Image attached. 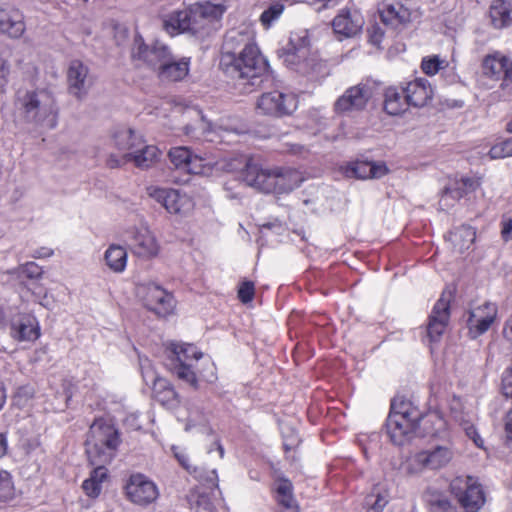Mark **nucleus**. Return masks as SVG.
Returning a JSON list of instances; mask_svg holds the SVG:
<instances>
[{
	"instance_id": "nucleus-51",
	"label": "nucleus",
	"mask_w": 512,
	"mask_h": 512,
	"mask_svg": "<svg viewBox=\"0 0 512 512\" xmlns=\"http://www.w3.org/2000/svg\"><path fill=\"white\" fill-rule=\"evenodd\" d=\"M427 501L431 512H455L449 500L443 495H430Z\"/></svg>"
},
{
	"instance_id": "nucleus-31",
	"label": "nucleus",
	"mask_w": 512,
	"mask_h": 512,
	"mask_svg": "<svg viewBox=\"0 0 512 512\" xmlns=\"http://www.w3.org/2000/svg\"><path fill=\"white\" fill-rule=\"evenodd\" d=\"M276 194L289 193L300 186L303 181L301 173L292 168L275 167Z\"/></svg>"
},
{
	"instance_id": "nucleus-5",
	"label": "nucleus",
	"mask_w": 512,
	"mask_h": 512,
	"mask_svg": "<svg viewBox=\"0 0 512 512\" xmlns=\"http://www.w3.org/2000/svg\"><path fill=\"white\" fill-rule=\"evenodd\" d=\"M421 412L410 401L394 399L386 421L387 433L396 445H403L415 432Z\"/></svg>"
},
{
	"instance_id": "nucleus-52",
	"label": "nucleus",
	"mask_w": 512,
	"mask_h": 512,
	"mask_svg": "<svg viewBox=\"0 0 512 512\" xmlns=\"http://www.w3.org/2000/svg\"><path fill=\"white\" fill-rule=\"evenodd\" d=\"M14 495L12 477L7 471H0V501H7Z\"/></svg>"
},
{
	"instance_id": "nucleus-38",
	"label": "nucleus",
	"mask_w": 512,
	"mask_h": 512,
	"mask_svg": "<svg viewBox=\"0 0 512 512\" xmlns=\"http://www.w3.org/2000/svg\"><path fill=\"white\" fill-rule=\"evenodd\" d=\"M127 251L116 244L110 245L104 253L105 264L115 273H122L127 265Z\"/></svg>"
},
{
	"instance_id": "nucleus-53",
	"label": "nucleus",
	"mask_w": 512,
	"mask_h": 512,
	"mask_svg": "<svg viewBox=\"0 0 512 512\" xmlns=\"http://www.w3.org/2000/svg\"><path fill=\"white\" fill-rule=\"evenodd\" d=\"M445 67V61L441 60L438 56L424 58L422 60L421 68L427 75H435L440 69Z\"/></svg>"
},
{
	"instance_id": "nucleus-47",
	"label": "nucleus",
	"mask_w": 512,
	"mask_h": 512,
	"mask_svg": "<svg viewBox=\"0 0 512 512\" xmlns=\"http://www.w3.org/2000/svg\"><path fill=\"white\" fill-rule=\"evenodd\" d=\"M8 273L16 276L19 279L22 277H26L28 279H39L42 277L43 270L35 262H27L25 264L19 265L15 269L10 270Z\"/></svg>"
},
{
	"instance_id": "nucleus-11",
	"label": "nucleus",
	"mask_w": 512,
	"mask_h": 512,
	"mask_svg": "<svg viewBox=\"0 0 512 512\" xmlns=\"http://www.w3.org/2000/svg\"><path fill=\"white\" fill-rule=\"evenodd\" d=\"M298 106L293 94L273 91L262 94L257 101V110L263 115L283 117L292 114Z\"/></svg>"
},
{
	"instance_id": "nucleus-37",
	"label": "nucleus",
	"mask_w": 512,
	"mask_h": 512,
	"mask_svg": "<svg viewBox=\"0 0 512 512\" xmlns=\"http://www.w3.org/2000/svg\"><path fill=\"white\" fill-rule=\"evenodd\" d=\"M507 59V57L499 52L487 55L482 62L483 74L496 80L502 78L507 65Z\"/></svg>"
},
{
	"instance_id": "nucleus-23",
	"label": "nucleus",
	"mask_w": 512,
	"mask_h": 512,
	"mask_svg": "<svg viewBox=\"0 0 512 512\" xmlns=\"http://www.w3.org/2000/svg\"><path fill=\"white\" fill-rule=\"evenodd\" d=\"M364 25L361 14L356 10L342 9L332 21L335 34L343 38L356 36Z\"/></svg>"
},
{
	"instance_id": "nucleus-57",
	"label": "nucleus",
	"mask_w": 512,
	"mask_h": 512,
	"mask_svg": "<svg viewBox=\"0 0 512 512\" xmlns=\"http://www.w3.org/2000/svg\"><path fill=\"white\" fill-rule=\"evenodd\" d=\"M464 430L466 432V435L473 440L476 446L482 448L484 441L483 439L478 435L475 427L470 424L469 422H465L464 424Z\"/></svg>"
},
{
	"instance_id": "nucleus-25",
	"label": "nucleus",
	"mask_w": 512,
	"mask_h": 512,
	"mask_svg": "<svg viewBox=\"0 0 512 512\" xmlns=\"http://www.w3.org/2000/svg\"><path fill=\"white\" fill-rule=\"evenodd\" d=\"M39 322L31 314H20L11 321V336L18 341H36L40 337Z\"/></svg>"
},
{
	"instance_id": "nucleus-13",
	"label": "nucleus",
	"mask_w": 512,
	"mask_h": 512,
	"mask_svg": "<svg viewBox=\"0 0 512 512\" xmlns=\"http://www.w3.org/2000/svg\"><path fill=\"white\" fill-rule=\"evenodd\" d=\"M125 492L127 498L139 506H147L159 496L157 485L141 473L132 474L129 477L125 485Z\"/></svg>"
},
{
	"instance_id": "nucleus-62",
	"label": "nucleus",
	"mask_w": 512,
	"mask_h": 512,
	"mask_svg": "<svg viewBox=\"0 0 512 512\" xmlns=\"http://www.w3.org/2000/svg\"><path fill=\"white\" fill-rule=\"evenodd\" d=\"M505 433L508 440L512 441V410H510L505 418Z\"/></svg>"
},
{
	"instance_id": "nucleus-56",
	"label": "nucleus",
	"mask_w": 512,
	"mask_h": 512,
	"mask_svg": "<svg viewBox=\"0 0 512 512\" xmlns=\"http://www.w3.org/2000/svg\"><path fill=\"white\" fill-rule=\"evenodd\" d=\"M454 192L447 186L445 190L443 191L440 200H439V206L442 210H448L451 207L455 205V203L459 199H455L453 197Z\"/></svg>"
},
{
	"instance_id": "nucleus-9",
	"label": "nucleus",
	"mask_w": 512,
	"mask_h": 512,
	"mask_svg": "<svg viewBox=\"0 0 512 512\" xmlns=\"http://www.w3.org/2000/svg\"><path fill=\"white\" fill-rule=\"evenodd\" d=\"M125 236L135 256L150 259L158 255V241L148 226H133L125 231Z\"/></svg>"
},
{
	"instance_id": "nucleus-21",
	"label": "nucleus",
	"mask_w": 512,
	"mask_h": 512,
	"mask_svg": "<svg viewBox=\"0 0 512 512\" xmlns=\"http://www.w3.org/2000/svg\"><path fill=\"white\" fill-rule=\"evenodd\" d=\"M370 98V89L368 86L358 84L348 88L334 103V109L337 113H347L363 109Z\"/></svg>"
},
{
	"instance_id": "nucleus-41",
	"label": "nucleus",
	"mask_w": 512,
	"mask_h": 512,
	"mask_svg": "<svg viewBox=\"0 0 512 512\" xmlns=\"http://www.w3.org/2000/svg\"><path fill=\"white\" fill-rule=\"evenodd\" d=\"M194 6L195 9H198V15H203L210 26L213 22L218 21L227 9L226 2H212L210 0L197 2Z\"/></svg>"
},
{
	"instance_id": "nucleus-43",
	"label": "nucleus",
	"mask_w": 512,
	"mask_h": 512,
	"mask_svg": "<svg viewBox=\"0 0 512 512\" xmlns=\"http://www.w3.org/2000/svg\"><path fill=\"white\" fill-rule=\"evenodd\" d=\"M481 185L480 178L476 177H462L453 181L448 187L454 192L455 199H461L464 195L471 193L478 189Z\"/></svg>"
},
{
	"instance_id": "nucleus-60",
	"label": "nucleus",
	"mask_w": 512,
	"mask_h": 512,
	"mask_svg": "<svg viewBox=\"0 0 512 512\" xmlns=\"http://www.w3.org/2000/svg\"><path fill=\"white\" fill-rule=\"evenodd\" d=\"M9 72L10 65L8 61L0 56V87L7 83Z\"/></svg>"
},
{
	"instance_id": "nucleus-4",
	"label": "nucleus",
	"mask_w": 512,
	"mask_h": 512,
	"mask_svg": "<svg viewBox=\"0 0 512 512\" xmlns=\"http://www.w3.org/2000/svg\"><path fill=\"white\" fill-rule=\"evenodd\" d=\"M279 56L286 67L303 75L317 72L321 66L317 55L310 49L308 32L305 30L291 33L289 42Z\"/></svg>"
},
{
	"instance_id": "nucleus-58",
	"label": "nucleus",
	"mask_w": 512,
	"mask_h": 512,
	"mask_svg": "<svg viewBox=\"0 0 512 512\" xmlns=\"http://www.w3.org/2000/svg\"><path fill=\"white\" fill-rule=\"evenodd\" d=\"M194 473H196L197 477L203 481H206L207 483L211 484L213 487H218V475L216 472V469H212L209 472H207V475L204 477L201 472H198L197 468H193Z\"/></svg>"
},
{
	"instance_id": "nucleus-61",
	"label": "nucleus",
	"mask_w": 512,
	"mask_h": 512,
	"mask_svg": "<svg viewBox=\"0 0 512 512\" xmlns=\"http://www.w3.org/2000/svg\"><path fill=\"white\" fill-rule=\"evenodd\" d=\"M53 250L48 247H40L32 253L33 258L41 259V258H48L53 255Z\"/></svg>"
},
{
	"instance_id": "nucleus-54",
	"label": "nucleus",
	"mask_w": 512,
	"mask_h": 512,
	"mask_svg": "<svg viewBox=\"0 0 512 512\" xmlns=\"http://www.w3.org/2000/svg\"><path fill=\"white\" fill-rule=\"evenodd\" d=\"M238 297L243 303L252 301L254 297V284L252 282H243L238 290Z\"/></svg>"
},
{
	"instance_id": "nucleus-15",
	"label": "nucleus",
	"mask_w": 512,
	"mask_h": 512,
	"mask_svg": "<svg viewBox=\"0 0 512 512\" xmlns=\"http://www.w3.org/2000/svg\"><path fill=\"white\" fill-rule=\"evenodd\" d=\"M147 193L172 214H185L193 207L192 200L187 195L181 194L178 190L151 186L147 188Z\"/></svg>"
},
{
	"instance_id": "nucleus-64",
	"label": "nucleus",
	"mask_w": 512,
	"mask_h": 512,
	"mask_svg": "<svg viewBox=\"0 0 512 512\" xmlns=\"http://www.w3.org/2000/svg\"><path fill=\"white\" fill-rule=\"evenodd\" d=\"M503 334L507 340L512 342V316L506 320L503 329ZM510 370L512 372V366L510 367Z\"/></svg>"
},
{
	"instance_id": "nucleus-20",
	"label": "nucleus",
	"mask_w": 512,
	"mask_h": 512,
	"mask_svg": "<svg viewBox=\"0 0 512 512\" xmlns=\"http://www.w3.org/2000/svg\"><path fill=\"white\" fill-rule=\"evenodd\" d=\"M169 158L176 168L193 174H202L210 164L208 158L194 155L187 147L178 146L169 151Z\"/></svg>"
},
{
	"instance_id": "nucleus-36",
	"label": "nucleus",
	"mask_w": 512,
	"mask_h": 512,
	"mask_svg": "<svg viewBox=\"0 0 512 512\" xmlns=\"http://www.w3.org/2000/svg\"><path fill=\"white\" fill-rule=\"evenodd\" d=\"M475 238L476 231L472 227L466 225L455 228L448 236L453 248L459 253H463L470 249Z\"/></svg>"
},
{
	"instance_id": "nucleus-46",
	"label": "nucleus",
	"mask_w": 512,
	"mask_h": 512,
	"mask_svg": "<svg viewBox=\"0 0 512 512\" xmlns=\"http://www.w3.org/2000/svg\"><path fill=\"white\" fill-rule=\"evenodd\" d=\"M189 503L194 512H216L214 504L206 494L192 492L189 496Z\"/></svg>"
},
{
	"instance_id": "nucleus-63",
	"label": "nucleus",
	"mask_w": 512,
	"mask_h": 512,
	"mask_svg": "<svg viewBox=\"0 0 512 512\" xmlns=\"http://www.w3.org/2000/svg\"><path fill=\"white\" fill-rule=\"evenodd\" d=\"M175 457L186 470L191 471L192 466L189 463V457L185 453L175 452Z\"/></svg>"
},
{
	"instance_id": "nucleus-24",
	"label": "nucleus",
	"mask_w": 512,
	"mask_h": 512,
	"mask_svg": "<svg viewBox=\"0 0 512 512\" xmlns=\"http://www.w3.org/2000/svg\"><path fill=\"white\" fill-rule=\"evenodd\" d=\"M389 172L384 162L356 161L347 164L343 168V173L348 178L357 179H379Z\"/></svg>"
},
{
	"instance_id": "nucleus-22",
	"label": "nucleus",
	"mask_w": 512,
	"mask_h": 512,
	"mask_svg": "<svg viewBox=\"0 0 512 512\" xmlns=\"http://www.w3.org/2000/svg\"><path fill=\"white\" fill-rule=\"evenodd\" d=\"M413 3L414 0H396L394 3L384 5L379 10L381 21L393 29L408 23Z\"/></svg>"
},
{
	"instance_id": "nucleus-16",
	"label": "nucleus",
	"mask_w": 512,
	"mask_h": 512,
	"mask_svg": "<svg viewBox=\"0 0 512 512\" xmlns=\"http://www.w3.org/2000/svg\"><path fill=\"white\" fill-rule=\"evenodd\" d=\"M139 361L143 378L145 381H150L153 384L154 398L164 406H174L177 402V394L171 384L166 379L156 374L147 358H140Z\"/></svg>"
},
{
	"instance_id": "nucleus-34",
	"label": "nucleus",
	"mask_w": 512,
	"mask_h": 512,
	"mask_svg": "<svg viewBox=\"0 0 512 512\" xmlns=\"http://www.w3.org/2000/svg\"><path fill=\"white\" fill-rule=\"evenodd\" d=\"M189 7L184 10L173 11L163 17V29L171 36L188 33Z\"/></svg>"
},
{
	"instance_id": "nucleus-35",
	"label": "nucleus",
	"mask_w": 512,
	"mask_h": 512,
	"mask_svg": "<svg viewBox=\"0 0 512 512\" xmlns=\"http://www.w3.org/2000/svg\"><path fill=\"white\" fill-rule=\"evenodd\" d=\"M493 26L502 29L512 24V0H496L490 7Z\"/></svg>"
},
{
	"instance_id": "nucleus-45",
	"label": "nucleus",
	"mask_w": 512,
	"mask_h": 512,
	"mask_svg": "<svg viewBox=\"0 0 512 512\" xmlns=\"http://www.w3.org/2000/svg\"><path fill=\"white\" fill-rule=\"evenodd\" d=\"M275 491L280 507L297 504L293 496V485L288 479H279L275 484Z\"/></svg>"
},
{
	"instance_id": "nucleus-6",
	"label": "nucleus",
	"mask_w": 512,
	"mask_h": 512,
	"mask_svg": "<svg viewBox=\"0 0 512 512\" xmlns=\"http://www.w3.org/2000/svg\"><path fill=\"white\" fill-rule=\"evenodd\" d=\"M203 357V353L193 344H171L170 347V370L180 380L190 386L197 387V376L195 364Z\"/></svg>"
},
{
	"instance_id": "nucleus-7",
	"label": "nucleus",
	"mask_w": 512,
	"mask_h": 512,
	"mask_svg": "<svg viewBox=\"0 0 512 512\" xmlns=\"http://www.w3.org/2000/svg\"><path fill=\"white\" fill-rule=\"evenodd\" d=\"M454 458L450 445H435L412 454L406 461L405 469L409 474H419L425 470H440Z\"/></svg>"
},
{
	"instance_id": "nucleus-48",
	"label": "nucleus",
	"mask_w": 512,
	"mask_h": 512,
	"mask_svg": "<svg viewBox=\"0 0 512 512\" xmlns=\"http://www.w3.org/2000/svg\"><path fill=\"white\" fill-rule=\"evenodd\" d=\"M284 11V5L280 2L271 4L260 16V22L265 29L270 28Z\"/></svg>"
},
{
	"instance_id": "nucleus-29",
	"label": "nucleus",
	"mask_w": 512,
	"mask_h": 512,
	"mask_svg": "<svg viewBox=\"0 0 512 512\" xmlns=\"http://www.w3.org/2000/svg\"><path fill=\"white\" fill-rule=\"evenodd\" d=\"M142 140V135L129 127H118L112 133L113 145L121 155L133 152L141 146Z\"/></svg>"
},
{
	"instance_id": "nucleus-30",
	"label": "nucleus",
	"mask_w": 512,
	"mask_h": 512,
	"mask_svg": "<svg viewBox=\"0 0 512 512\" xmlns=\"http://www.w3.org/2000/svg\"><path fill=\"white\" fill-rule=\"evenodd\" d=\"M254 35L248 28L242 30H230L224 40L222 53L238 54L248 47H254Z\"/></svg>"
},
{
	"instance_id": "nucleus-55",
	"label": "nucleus",
	"mask_w": 512,
	"mask_h": 512,
	"mask_svg": "<svg viewBox=\"0 0 512 512\" xmlns=\"http://www.w3.org/2000/svg\"><path fill=\"white\" fill-rule=\"evenodd\" d=\"M501 236L505 241L512 240V212L502 216Z\"/></svg>"
},
{
	"instance_id": "nucleus-27",
	"label": "nucleus",
	"mask_w": 512,
	"mask_h": 512,
	"mask_svg": "<svg viewBox=\"0 0 512 512\" xmlns=\"http://www.w3.org/2000/svg\"><path fill=\"white\" fill-rule=\"evenodd\" d=\"M25 31L24 16L19 9H0V32L10 38H20Z\"/></svg>"
},
{
	"instance_id": "nucleus-26",
	"label": "nucleus",
	"mask_w": 512,
	"mask_h": 512,
	"mask_svg": "<svg viewBox=\"0 0 512 512\" xmlns=\"http://www.w3.org/2000/svg\"><path fill=\"white\" fill-rule=\"evenodd\" d=\"M449 300L441 297L432 310L427 328L431 341H436L445 331L449 320Z\"/></svg>"
},
{
	"instance_id": "nucleus-42",
	"label": "nucleus",
	"mask_w": 512,
	"mask_h": 512,
	"mask_svg": "<svg viewBox=\"0 0 512 512\" xmlns=\"http://www.w3.org/2000/svg\"><path fill=\"white\" fill-rule=\"evenodd\" d=\"M388 492L381 486L373 487L365 498L366 512H383L388 503Z\"/></svg>"
},
{
	"instance_id": "nucleus-17",
	"label": "nucleus",
	"mask_w": 512,
	"mask_h": 512,
	"mask_svg": "<svg viewBox=\"0 0 512 512\" xmlns=\"http://www.w3.org/2000/svg\"><path fill=\"white\" fill-rule=\"evenodd\" d=\"M243 162V180L246 184L264 193H274L275 167L263 169L258 163L247 158Z\"/></svg>"
},
{
	"instance_id": "nucleus-40",
	"label": "nucleus",
	"mask_w": 512,
	"mask_h": 512,
	"mask_svg": "<svg viewBox=\"0 0 512 512\" xmlns=\"http://www.w3.org/2000/svg\"><path fill=\"white\" fill-rule=\"evenodd\" d=\"M197 120L194 124H187L184 127V133L194 139L204 138L207 141H214L210 135L214 132L212 124L208 122L200 111H195Z\"/></svg>"
},
{
	"instance_id": "nucleus-14",
	"label": "nucleus",
	"mask_w": 512,
	"mask_h": 512,
	"mask_svg": "<svg viewBox=\"0 0 512 512\" xmlns=\"http://www.w3.org/2000/svg\"><path fill=\"white\" fill-rule=\"evenodd\" d=\"M159 156V149L154 145H146L143 139L141 146L133 152L120 156L111 154L107 159V165L110 168H117L128 162H133L136 167L147 169L158 161Z\"/></svg>"
},
{
	"instance_id": "nucleus-59",
	"label": "nucleus",
	"mask_w": 512,
	"mask_h": 512,
	"mask_svg": "<svg viewBox=\"0 0 512 512\" xmlns=\"http://www.w3.org/2000/svg\"><path fill=\"white\" fill-rule=\"evenodd\" d=\"M368 33H369V38H370V42L373 44V45H379L383 39V31L382 29L379 27V26H372L369 30H368Z\"/></svg>"
},
{
	"instance_id": "nucleus-44",
	"label": "nucleus",
	"mask_w": 512,
	"mask_h": 512,
	"mask_svg": "<svg viewBox=\"0 0 512 512\" xmlns=\"http://www.w3.org/2000/svg\"><path fill=\"white\" fill-rule=\"evenodd\" d=\"M198 9H195L194 4L189 7V22L188 33L196 36H203L209 33L210 25L203 15H198Z\"/></svg>"
},
{
	"instance_id": "nucleus-49",
	"label": "nucleus",
	"mask_w": 512,
	"mask_h": 512,
	"mask_svg": "<svg viewBox=\"0 0 512 512\" xmlns=\"http://www.w3.org/2000/svg\"><path fill=\"white\" fill-rule=\"evenodd\" d=\"M488 156L492 160L512 156V138L503 140L493 145L488 152Z\"/></svg>"
},
{
	"instance_id": "nucleus-3",
	"label": "nucleus",
	"mask_w": 512,
	"mask_h": 512,
	"mask_svg": "<svg viewBox=\"0 0 512 512\" xmlns=\"http://www.w3.org/2000/svg\"><path fill=\"white\" fill-rule=\"evenodd\" d=\"M120 443L118 430L102 419L95 420L85 441L86 453L91 465L108 464Z\"/></svg>"
},
{
	"instance_id": "nucleus-39",
	"label": "nucleus",
	"mask_w": 512,
	"mask_h": 512,
	"mask_svg": "<svg viewBox=\"0 0 512 512\" xmlns=\"http://www.w3.org/2000/svg\"><path fill=\"white\" fill-rule=\"evenodd\" d=\"M104 465L105 464L94 465L95 468L90 474V477L82 484L83 491L91 498L99 496L102 489V483L107 478V469Z\"/></svg>"
},
{
	"instance_id": "nucleus-50",
	"label": "nucleus",
	"mask_w": 512,
	"mask_h": 512,
	"mask_svg": "<svg viewBox=\"0 0 512 512\" xmlns=\"http://www.w3.org/2000/svg\"><path fill=\"white\" fill-rule=\"evenodd\" d=\"M424 422L425 424L431 423L433 425V427L430 430V433L432 435L446 437L447 423L441 415H439L438 413H431L426 417Z\"/></svg>"
},
{
	"instance_id": "nucleus-33",
	"label": "nucleus",
	"mask_w": 512,
	"mask_h": 512,
	"mask_svg": "<svg viewBox=\"0 0 512 512\" xmlns=\"http://www.w3.org/2000/svg\"><path fill=\"white\" fill-rule=\"evenodd\" d=\"M384 109L390 115H400L409 106L406 95L401 87H388L384 94Z\"/></svg>"
},
{
	"instance_id": "nucleus-8",
	"label": "nucleus",
	"mask_w": 512,
	"mask_h": 512,
	"mask_svg": "<svg viewBox=\"0 0 512 512\" xmlns=\"http://www.w3.org/2000/svg\"><path fill=\"white\" fill-rule=\"evenodd\" d=\"M450 487L452 494L466 512H478L485 503L483 488L473 477H456Z\"/></svg>"
},
{
	"instance_id": "nucleus-28",
	"label": "nucleus",
	"mask_w": 512,
	"mask_h": 512,
	"mask_svg": "<svg viewBox=\"0 0 512 512\" xmlns=\"http://www.w3.org/2000/svg\"><path fill=\"white\" fill-rule=\"evenodd\" d=\"M409 106L423 107L432 97V88L425 78H417L403 86Z\"/></svg>"
},
{
	"instance_id": "nucleus-32",
	"label": "nucleus",
	"mask_w": 512,
	"mask_h": 512,
	"mask_svg": "<svg viewBox=\"0 0 512 512\" xmlns=\"http://www.w3.org/2000/svg\"><path fill=\"white\" fill-rule=\"evenodd\" d=\"M189 66L190 58L176 60L170 55L168 61L162 64L158 77L163 81H180L188 75Z\"/></svg>"
},
{
	"instance_id": "nucleus-12",
	"label": "nucleus",
	"mask_w": 512,
	"mask_h": 512,
	"mask_svg": "<svg viewBox=\"0 0 512 512\" xmlns=\"http://www.w3.org/2000/svg\"><path fill=\"white\" fill-rule=\"evenodd\" d=\"M138 295L145 306L158 316L170 315L175 307L173 296L155 283L143 284L138 287Z\"/></svg>"
},
{
	"instance_id": "nucleus-18",
	"label": "nucleus",
	"mask_w": 512,
	"mask_h": 512,
	"mask_svg": "<svg viewBox=\"0 0 512 512\" xmlns=\"http://www.w3.org/2000/svg\"><path fill=\"white\" fill-rule=\"evenodd\" d=\"M498 307L495 303L485 302L470 309L467 319L469 334L476 338L484 334L496 320Z\"/></svg>"
},
{
	"instance_id": "nucleus-19",
	"label": "nucleus",
	"mask_w": 512,
	"mask_h": 512,
	"mask_svg": "<svg viewBox=\"0 0 512 512\" xmlns=\"http://www.w3.org/2000/svg\"><path fill=\"white\" fill-rule=\"evenodd\" d=\"M68 91L75 98L82 100L93 85L89 68L80 60H72L67 70Z\"/></svg>"
},
{
	"instance_id": "nucleus-1",
	"label": "nucleus",
	"mask_w": 512,
	"mask_h": 512,
	"mask_svg": "<svg viewBox=\"0 0 512 512\" xmlns=\"http://www.w3.org/2000/svg\"><path fill=\"white\" fill-rule=\"evenodd\" d=\"M219 66L229 78L243 85L245 92L259 85L260 78L268 70L267 60L257 46L248 47L236 55L229 52L222 53Z\"/></svg>"
},
{
	"instance_id": "nucleus-2",
	"label": "nucleus",
	"mask_w": 512,
	"mask_h": 512,
	"mask_svg": "<svg viewBox=\"0 0 512 512\" xmlns=\"http://www.w3.org/2000/svg\"><path fill=\"white\" fill-rule=\"evenodd\" d=\"M16 108L23 120L35 127L53 129L57 125L59 109L54 94L46 88L19 91Z\"/></svg>"
},
{
	"instance_id": "nucleus-10",
	"label": "nucleus",
	"mask_w": 512,
	"mask_h": 512,
	"mask_svg": "<svg viewBox=\"0 0 512 512\" xmlns=\"http://www.w3.org/2000/svg\"><path fill=\"white\" fill-rule=\"evenodd\" d=\"M171 52L169 48L160 42H155L153 45H146L143 38L139 35L135 36L132 48V57L136 61L142 62L157 74L162 68V64L168 61Z\"/></svg>"
}]
</instances>
